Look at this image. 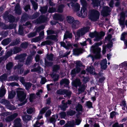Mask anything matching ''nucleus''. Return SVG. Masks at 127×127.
<instances>
[{
	"label": "nucleus",
	"instance_id": "62",
	"mask_svg": "<svg viewBox=\"0 0 127 127\" xmlns=\"http://www.w3.org/2000/svg\"><path fill=\"white\" fill-rule=\"evenodd\" d=\"M61 117L62 118H64L66 116V113L64 112H62L60 114Z\"/></svg>",
	"mask_w": 127,
	"mask_h": 127
},
{
	"label": "nucleus",
	"instance_id": "64",
	"mask_svg": "<svg viewBox=\"0 0 127 127\" xmlns=\"http://www.w3.org/2000/svg\"><path fill=\"white\" fill-rule=\"evenodd\" d=\"M76 124L74 121H72V122H70L69 124V125L70 126H73Z\"/></svg>",
	"mask_w": 127,
	"mask_h": 127
},
{
	"label": "nucleus",
	"instance_id": "59",
	"mask_svg": "<svg viewBox=\"0 0 127 127\" xmlns=\"http://www.w3.org/2000/svg\"><path fill=\"white\" fill-rule=\"evenodd\" d=\"M40 114L37 118H35L34 119V121H38V120L42 117V115Z\"/></svg>",
	"mask_w": 127,
	"mask_h": 127
},
{
	"label": "nucleus",
	"instance_id": "61",
	"mask_svg": "<svg viewBox=\"0 0 127 127\" xmlns=\"http://www.w3.org/2000/svg\"><path fill=\"white\" fill-rule=\"evenodd\" d=\"M44 28V27L43 26H40L36 30V31L37 32H39L41 30L43 29Z\"/></svg>",
	"mask_w": 127,
	"mask_h": 127
},
{
	"label": "nucleus",
	"instance_id": "19",
	"mask_svg": "<svg viewBox=\"0 0 127 127\" xmlns=\"http://www.w3.org/2000/svg\"><path fill=\"white\" fill-rule=\"evenodd\" d=\"M61 45L64 47L66 49H69L70 48H72V46L71 44L70 43L67 44V46L65 45V44L63 42H60Z\"/></svg>",
	"mask_w": 127,
	"mask_h": 127
},
{
	"label": "nucleus",
	"instance_id": "56",
	"mask_svg": "<svg viewBox=\"0 0 127 127\" xmlns=\"http://www.w3.org/2000/svg\"><path fill=\"white\" fill-rule=\"evenodd\" d=\"M36 34L35 32L31 33L29 34L28 36L29 37H32L35 36Z\"/></svg>",
	"mask_w": 127,
	"mask_h": 127
},
{
	"label": "nucleus",
	"instance_id": "38",
	"mask_svg": "<svg viewBox=\"0 0 127 127\" xmlns=\"http://www.w3.org/2000/svg\"><path fill=\"white\" fill-rule=\"evenodd\" d=\"M48 9L47 6H46L42 7H41L40 11L42 13H45L47 11Z\"/></svg>",
	"mask_w": 127,
	"mask_h": 127
},
{
	"label": "nucleus",
	"instance_id": "6",
	"mask_svg": "<svg viewBox=\"0 0 127 127\" xmlns=\"http://www.w3.org/2000/svg\"><path fill=\"white\" fill-rule=\"evenodd\" d=\"M76 68L72 70L71 72V75L72 77H74L76 73H79L81 70L80 67L82 65L81 62L79 61L76 62Z\"/></svg>",
	"mask_w": 127,
	"mask_h": 127
},
{
	"label": "nucleus",
	"instance_id": "39",
	"mask_svg": "<svg viewBox=\"0 0 127 127\" xmlns=\"http://www.w3.org/2000/svg\"><path fill=\"white\" fill-rule=\"evenodd\" d=\"M35 98V95L34 94H31L30 95L29 99L30 102H32L33 99Z\"/></svg>",
	"mask_w": 127,
	"mask_h": 127
},
{
	"label": "nucleus",
	"instance_id": "9",
	"mask_svg": "<svg viewBox=\"0 0 127 127\" xmlns=\"http://www.w3.org/2000/svg\"><path fill=\"white\" fill-rule=\"evenodd\" d=\"M57 92L58 94L63 95L65 94L68 98L70 97L71 94V92H68L65 90H58Z\"/></svg>",
	"mask_w": 127,
	"mask_h": 127
},
{
	"label": "nucleus",
	"instance_id": "34",
	"mask_svg": "<svg viewBox=\"0 0 127 127\" xmlns=\"http://www.w3.org/2000/svg\"><path fill=\"white\" fill-rule=\"evenodd\" d=\"M58 118L57 115H55L53 116L50 119V121L53 123H54L56 121V119H57Z\"/></svg>",
	"mask_w": 127,
	"mask_h": 127
},
{
	"label": "nucleus",
	"instance_id": "21",
	"mask_svg": "<svg viewBox=\"0 0 127 127\" xmlns=\"http://www.w3.org/2000/svg\"><path fill=\"white\" fill-rule=\"evenodd\" d=\"M5 93V91L4 88V87L2 86L0 88V97H2Z\"/></svg>",
	"mask_w": 127,
	"mask_h": 127
},
{
	"label": "nucleus",
	"instance_id": "54",
	"mask_svg": "<svg viewBox=\"0 0 127 127\" xmlns=\"http://www.w3.org/2000/svg\"><path fill=\"white\" fill-rule=\"evenodd\" d=\"M60 68V67L59 65H55L53 67V71H56L58 70Z\"/></svg>",
	"mask_w": 127,
	"mask_h": 127
},
{
	"label": "nucleus",
	"instance_id": "1",
	"mask_svg": "<svg viewBox=\"0 0 127 127\" xmlns=\"http://www.w3.org/2000/svg\"><path fill=\"white\" fill-rule=\"evenodd\" d=\"M68 6L70 7L71 5L73 9H75L77 13V15L79 17L82 18H84L86 17L87 14V10L84 6H83L81 8L80 11L78 12V10L79 9L80 7V5L77 3L74 4L71 2L69 4H67Z\"/></svg>",
	"mask_w": 127,
	"mask_h": 127
},
{
	"label": "nucleus",
	"instance_id": "51",
	"mask_svg": "<svg viewBox=\"0 0 127 127\" xmlns=\"http://www.w3.org/2000/svg\"><path fill=\"white\" fill-rule=\"evenodd\" d=\"M87 106L89 108H90L92 107V103L91 102L88 101L86 103Z\"/></svg>",
	"mask_w": 127,
	"mask_h": 127
},
{
	"label": "nucleus",
	"instance_id": "33",
	"mask_svg": "<svg viewBox=\"0 0 127 127\" xmlns=\"http://www.w3.org/2000/svg\"><path fill=\"white\" fill-rule=\"evenodd\" d=\"M52 43V41L50 40H47L42 42L41 44V46L49 45Z\"/></svg>",
	"mask_w": 127,
	"mask_h": 127
},
{
	"label": "nucleus",
	"instance_id": "29",
	"mask_svg": "<svg viewBox=\"0 0 127 127\" xmlns=\"http://www.w3.org/2000/svg\"><path fill=\"white\" fill-rule=\"evenodd\" d=\"M46 39H52L55 41H57V37L54 35H52L48 36L46 38Z\"/></svg>",
	"mask_w": 127,
	"mask_h": 127
},
{
	"label": "nucleus",
	"instance_id": "23",
	"mask_svg": "<svg viewBox=\"0 0 127 127\" xmlns=\"http://www.w3.org/2000/svg\"><path fill=\"white\" fill-rule=\"evenodd\" d=\"M66 19L67 22L71 24H72L75 21L74 18L73 17L70 16L67 17Z\"/></svg>",
	"mask_w": 127,
	"mask_h": 127
},
{
	"label": "nucleus",
	"instance_id": "18",
	"mask_svg": "<svg viewBox=\"0 0 127 127\" xmlns=\"http://www.w3.org/2000/svg\"><path fill=\"white\" fill-rule=\"evenodd\" d=\"M69 83L68 80L66 79H63L60 82V84L61 85H64V86L66 87L68 86V85Z\"/></svg>",
	"mask_w": 127,
	"mask_h": 127
},
{
	"label": "nucleus",
	"instance_id": "44",
	"mask_svg": "<svg viewBox=\"0 0 127 127\" xmlns=\"http://www.w3.org/2000/svg\"><path fill=\"white\" fill-rule=\"evenodd\" d=\"M64 6L63 5H60L58 10V12H61L63 11V8L64 7Z\"/></svg>",
	"mask_w": 127,
	"mask_h": 127
},
{
	"label": "nucleus",
	"instance_id": "7",
	"mask_svg": "<svg viewBox=\"0 0 127 127\" xmlns=\"http://www.w3.org/2000/svg\"><path fill=\"white\" fill-rule=\"evenodd\" d=\"M99 12L96 10H93L90 16V18L92 20L96 21L99 18Z\"/></svg>",
	"mask_w": 127,
	"mask_h": 127
},
{
	"label": "nucleus",
	"instance_id": "25",
	"mask_svg": "<svg viewBox=\"0 0 127 127\" xmlns=\"http://www.w3.org/2000/svg\"><path fill=\"white\" fill-rule=\"evenodd\" d=\"M82 49H75L73 50V54L75 55H78L80 53H82Z\"/></svg>",
	"mask_w": 127,
	"mask_h": 127
},
{
	"label": "nucleus",
	"instance_id": "17",
	"mask_svg": "<svg viewBox=\"0 0 127 127\" xmlns=\"http://www.w3.org/2000/svg\"><path fill=\"white\" fill-rule=\"evenodd\" d=\"M81 84L80 80L78 79H76L75 80L73 81L72 82V85L75 87H77L80 85Z\"/></svg>",
	"mask_w": 127,
	"mask_h": 127
},
{
	"label": "nucleus",
	"instance_id": "20",
	"mask_svg": "<svg viewBox=\"0 0 127 127\" xmlns=\"http://www.w3.org/2000/svg\"><path fill=\"white\" fill-rule=\"evenodd\" d=\"M14 10L15 12L18 14H20L21 13V10L20 5L18 3L17 4L15 7Z\"/></svg>",
	"mask_w": 127,
	"mask_h": 127
},
{
	"label": "nucleus",
	"instance_id": "43",
	"mask_svg": "<svg viewBox=\"0 0 127 127\" xmlns=\"http://www.w3.org/2000/svg\"><path fill=\"white\" fill-rule=\"evenodd\" d=\"M32 59V56H30L28 57L26 62V64H28L31 62Z\"/></svg>",
	"mask_w": 127,
	"mask_h": 127
},
{
	"label": "nucleus",
	"instance_id": "27",
	"mask_svg": "<svg viewBox=\"0 0 127 127\" xmlns=\"http://www.w3.org/2000/svg\"><path fill=\"white\" fill-rule=\"evenodd\" d=\"M119 66L120 68L126 69L127 68V62H125L120 64Z\"/></svg>",
	"mask_w": 127,
	"mask_h": 127
},
{
	"label": "nucleus",
	"instance_id": "41",
	"mask_svg": "<svg viewBox=\"0 0 127 127\" xmlns=\"http://www.w3.org/2000/svg\"><path fill=\"white\" fill-rule=\"evenodd\" d=\"M23 28L22 26H19V34L21 35H22L23 33Z\"/></svg>",
	"mask_w": 127,
	"mask_h": 127
},
{
	"label": "nucleus",
	"instance_id": "37",
	"mask_svg": "<svg viewBox=\"0 0 127 127\" xmlns=\"http://www.w3.org/2000/svg\"><path fill=\"white\" fill-rule=\"evenodd\" d=\"M82 106L81 105L78 104L76 107V110L78 111H81L82 110Z\"/></svg>",
	"mask_w": 127,
	"mask_h": 127
},
{
	"label": "nucleus",
	"instance_id": "63",
	"mask_svg": "<svg viewBox=\"0 0 127 127\" xmlns=\"http://www.w3.org/2000/svg\"><path fill=\"white\" fill-rule=\"evenodd\" d=\"M80 1L83 4V6H84L86 5V3L85 0H80Z\"/></svg>",
	"mask_w": 127,
	"mask_h": 127
},
{
	"label": "nucleus",
	"instance_id": "47",
	"mask_svg": "<svg viewBox=\"0 0 127 127\" xmlns=\"http://www.w3.org/2000/svg\"><path fill=\"white\" fill-rule=\"evenodd\" d=\"M34 110L33 109L30 108L28 109L27 111L28 114H31L34 112Z\"/></svg>",
	"mask_w": 127,
	"mask_h": 127
},
{
	"label": "nucleus",
	"instance_id": "5",
	"mask_svg": "<svg viewBox=\"0 0 127 127\" xmlns=\"http://www.w3.org/2000/svg\"><path fill=\"white\" fill-rule=\"evenodd\" d=\"M105 34L103 32H101L100 33L96 32H92L90 33L89 34L90 37L92 38L95 37V39L94 40L95 41H98Z\"/></svg>",
	"mask_w": 127,
	"mask_h": 127
},
{
	"label": "nucleus",
	"instance_id": "49",
	"mask_svg": "<svg viewBox=\"0 0 127 127\" xmlns=\"http://www.w3.org/2000/svg\"><path fill=\"white\" fill-rule=\"evenodd\" d=\"M48 109V107L44 108H42L40 111V114H42L44 113Z\"/></svg>",
	"mask_w": 127,
	"mask_h": 127
},
{
	"label": "nucleus",
	"instance_id": "16",
	"mask_svg": "<svg viewBox=\"0 0 127 127\" xmlns=\"http://www.w3.org/2000/svg\"><path fill=\"white\" fill-rule=\"evenodd\" d=\"M27 56V55L25 53H24L21 55L18 56L16 57L15 59L16 60L20 59L21 60V62H22L25 59V57Z\"/></svg>",
	"mask_w": 127,
	"mask_h": 127
},
{
	"label": "nucleus",
	"instance_id": "32",
	"mask_svg": "<svg viewBox=\"0 0 127 127\" xmlns=\"http://www.w3.org/2000/svg\"><path fill=\"white\" fill-rule=\"evenodd\" d=\"M16 93L14 91H12L9 94L8 97L10 99L13 98L15 95Z\"/></svg>",
	"mask_w": 127,
	"mask_h": 127
},
{
	"label": "nucleus",
	"instance_id": "3",
	"mask_svg": "<svg viewBox=\"0 0 127 127\" xmlns=\"http://www.w3.org/2000/svg\"><path fill=\"white\" fill-rule=\"evenodd\" d=\"M102 44L101 42L95 43L93 45L91 48V49L95 54V58H99L100 57V53L101 49L98 46L101 45Z\"/></svg>",
	"mask_w": 127,
	"mask_h": 127
},
{
	"label": "nucleus",
	"instance_id": "13",
	"mask_svg": "<svg viewBox=\"0 0 127 127\" xmlns=\"http://www.w3.org/2000/svg\"><path fill=\"white\" fill-rule=\"evenodd\" d=\"M107 63L106 59H105L102 61L101 63V67L102 69L105 70L107 67Z\"/></svg>",
	"mask_w": 127,
	"mask_h": 127
},
{
	"label": "nucleus",
	"instance_id": "52",
	"mask_svg": "<svg viewBox=\"0 0 127 127\" xmlns=\"http://www.w3.org/2000/svg\"><path fill=\"white\" fill-rule=\"evenodd\" d=\"M127 34V33L126 32L123 33L121 35V39L122 40H124L125 39V37Z\"/></svg>",
	"mask_w": 127,
	"mask_h": 127
},
{
	"label": "nucleus",
	"instance_id": "50",
	"mask_svg": "<svg viewBox=\"0 0 127 127\" xmlns=\"http://www.w3.org/2000/svg\"><path fill=\"white\" fill-rule=\"evenodd\" d=\"M94 6H98V1L99 0H92Z\"/></svg>",
	"mask_w": 127,
	"mask_h": 127
},
{
	"label": "nucleus",
	"instance_id": "60",
	"mask_svg": "<svg viewBox=\"0 0 127 127\" xmlns=\"http://www.w3.org/2000/svg\"><path fill=\"white\" fill-rule=\"evenodd\" d=\"M59 76L58 75H56L53 76V78L54 81H57L59 79Z\"/></svg>",
	"mask_w": 127,
	"mask_h": 127
},
{
	"label": "nucleus",
	"instance_id": "53",
	"mask_svg": "<svg viewBox=\"0 0 127 127\" xmlns=\"http://www.w3.org/2000/svg\"><path fill=\"white\" fill-rule=\"evenodd\" d=\"M62 16L58 14H55L54 16V18L57 19H60L61 18Z\"/></svg>",
	"mask_w": 127,
	"mask_h": 127
},
{
	"label": "nucleus",
	"instance_id": "24",
	"mask_svg": "<svg viewBox=\"0 0 127 127\" xmlns=\"http://www.w3.org/2000/svg\"><path fill=\"white\" fill-rule=\"evenodd\" d=\"M72 37V34L71 33L69 32L68 31H66L64 34V38L66 39L67 38H71Z\"/></svg>",
	"mask_w": 127,
	"mask_h": 127
},
{
	"label": "nucleus",
	"instance_id": "48",
	"mask_svg": "<svg viewBox=\"0 0 127 127\" xmlns=\"http://www.w3.org/2000/svg\"><path fill=\"white\" fill-rule=\"evenodd\" d=\"M7 77V75L6 74H4L0 77V79L2 80H4L6 79Z\"/></svg>",
	"mask_w": 127,
	"mask_h": 127
},
{
	"label": "nucleus",
	"instance_id": "14",
	"mask_svg": "<svg viewBox=\"0 0 127 127\" xmlns=\"http://www.w3.org/2000/svg\"><path fill=\"white\" fill-rule=\"evenodd\" d=\"M18 115L17 113H15L11 115L8 117L6 119V120L7 121H12L14 119L17 117Z\"/></svg>",
	"mask_w": 127,
	"mask_h": 127
},
{
	"label": "nucleus",
	"instance_id": "45",
	"mask_svg": "<svg viewBox=\"0 0 127 127\" xmlns=\"http://www.w3.org/2000/svg\"><path fill=\"white\" fill-rule=\"evenodd\" d=\"M12 63H9L7 64L6 67L8 70H10L12 68Z\"/></svg>",
	"mask_w": 127,
	"mask_h": 127
},
{
	"label": "nucleus",
	"instance_id": "42",
	"mask_svg": "<svg viewBox=\"0 0 127 127\" xmlns=\"http://www.w3.org/2000/svg\"><path fill=\"white\" fill-rule=\"evenodd\" d=\"M53 57V56L52 54H51L49 55H48L47 57V59L48 60L52 61V60Z\"/></svg>",
	"mask_w": 127,
	"mask_h": 127
},
{
	"label": "nucleus",
	"instance_id": "8",
	"mask_svg": "<svg viewBox=\"0 0 127 127\" xmlns=\"http://www.w3.org/2000/svg\"><path fill=\"white\" fill-rule=\"evenodd\" d=\"M111 10L109 7L105 6L103 7V10L101 12V14L103 16H107L109 14Z\"/></svg>",
	"mask_w": 127,
	"mask_h": 127
},
{
	"label": "nucleus",
	"instance_id": "12",
	"mask_svg": "<svg viewBox=\"0 0 127 127\" xmlns=\"http://www.w3.org/2000/svg\"><path fill=\"white\" fill-rule=\"evenodd\" d=\"M72 27L73 29H76L78 28L80 24V22L78 21H75L72 24Z\"/></svg>",
	"mask_w": 127,
	"mask_h": 127
},
{
	"label": "nucleus",
	"instance_id": "30",
	"mask_svg": "<svg viewBox=\"0 0 127 127\" xmlns=\"http://www.w3.org/2000/svg\"><path fill=\"white\" fill-rule=\"evenodd\" d=\"M46 18L44 17L43 16H42L39 18V20H38L37 22V23H41L44 22L45 20L46 19Z\"/></svg>",
	"mask_w": 127,
	"mask_h": 127
},
{
	"label": "nucleus",
	"instance_id": "10",
	"mask_svg": "<svg viewBox=\"0 0 127 127\" xmlns=\"http://www.w3.org/2000/svg\"><path fill=\"white\" fill-rule=\"evenodd\" d=\"M21 120L19 118L15 119L14 121V127H21Z\"/></svg>",
	"mask_w": 127,
	"mask_h": 127
},
{
	"label": "nucleus",
	"instance_id": "57",
	"mask_svg": "<svg viewBox=\"0 0 127 127\" xmlns=\"http://www.w3.org/2000/svg\"><path fill=\"white\" fill-rule=\"evenodd\" d=\"M46 82V80L45 78H41V80L40 81L41 83L42 84H44L45 82Z\"/></svg>",
	"mask_w": 127,
	"mask_h": 127
},
{
	"label": "nucleus",
	"instance_id": "46",
	"mask_svg": "<svg viewBox=\"0 0 127 127\" xmlns=\"http://www.w3.org/2000/svg\"><path fill=\"white\" fill-rule=\"evenodd\" d=\"M31 2L32 4L34 9L35 10L37 9L38 7L37 4L33 1H32Z\"/></svg>",
	"mask_w": 127,
	"mask_h": 127
},
{
	"label": "nucleus",
	"instance_id": "22",
	"mask_svg": "<svg viewBox=\"0 0 127 127\" xmlns=\"http://www.w3.org/2000/svg\"><path fill=\"white\" fill-rule=\"evenodd\" d=\"M31 71L32 72L37 71L39 73H41L43 72L42 69L39 66H38L37 68H35L33 69H32Z\"/></svg>",
	"mask_w": 127,
	"mask_h": 127
},
{
	"label": "nucleus",
	"instance_id": "4",
	"mask_svg": "<svg viewBox=\"0 0 127 127\" xmlns=\"http://www.w3.org/2000/svg\"><path fill=\"white\" fill-rule=\"evenodd\" d=\"M89 27H87L78 30L76 32H73V33L75 35V39L77 40L80 37L81 35L82 36L84 35L89 31Z\"/></svg>",
	"mask_w": 127,
	"mask_h": 127
},
{
	"label": "nucleus",
	"instance_id": "2",
	"mask_svg": "<svg viewBox=\"0 0 127 127\" xmlns=\"http://www.w3.org/2000/svg\"><path fill=\"white\" fill-rule=\"evenodd\" d=\"M17 95L19 99L21 102H23L21 104L18 105L19 106H21L24 105L27 102V100L25 99L26 94L25 91L22 88H20V89L17 91Z\"/></svg>",
	"mask_w": 127,
	"mask_h": 127
},
{
	"label": "nucleus",
	"instance_id": "40",
	"mask_svg": "<svg viewBox=\"0 0 127 127\" xmlns=\"http://www.w3.org/2000/svg\"><path fill=\"white\" fill-rule=\"evenodd\" d=\"M24 84L27 90H28L29 88H30L32 85L31 83L29 82L26 83Z\"/></svg>",
	"mask_w": 127,
	"mask_h": 127
},
{
	"label": "nucleus",
	"instance_id": "11",
	"mask_svg": "<svg viewBox=\"0 0 127 127\" xmlns=\"http://www.w3.org/2000/svg\"><path fill=\"white\" fill-rule=\"evenodd\" d=\"M64 101H63L62 102L63 104L62 106L61 107V109L63 110H65V109L67 107V104H71L72 103V101L71 100H68V102L66 103H64Z\"/></svg>",
	"mask_w": 127,
	"mask_h": 127
},
{
	"label": "nucleus",
	"instance_id": "28",
	"mask_svg": "<svg viewBox=\"0 0 127 127\" xmlns=\"http://www.w3.org/2000/svg\"><path fill=\"white\" fill-rule=\"evenodd\" d=\"M22 118L24 121H26L31 120V117L29 115H26L23 116Z\"/></svg>",
	"mask_w": 127,
	"mask_h": 127
},
{
	"label": "nucleus",
	"instance_id": "35",
	"mask_svg": "<svg viewBox=\"0 0 127 127\" xmlns=\"http://www.w3.org/2000/svg\"><path fill=\"white\" fill-rule=\"evenodd\" d=\"M21 50L20 48L16 47L13 49L12 52H13V54H15L19 52Z\"/></svg>",
	"mask_w": 127,
	"mask_h": 127
},
{
	"label": "nucleus",
	"instance_id": "31",
	"mask_svg": "<svg viewBox=\"0 0 127 127\" xmlns=\"http://www.w3.org/2000/svg\"><path fill=\"white\" fill-rule=\"evenodd\" d=\"M43 122H42L41 123H39L37 121H36L35 123L33 125V127H40L41 125H43Z\"/></svg>",
	"mask_w": 127,
	"mask_h": 127
},
{
	"label": "nucleus",
	"instance_id": "26",
	"mask_svg": "<svg viewBox=\"0 0 127 127\" xmlns=\"http://www.w3.org/2000/svg\"><path fill=\"white\" fill-rule=\"evenodd\" d=\"M87 70L91 74H94L95 69L92 66H91L88 68L87 69Z\"/></svg>",
	"mask_w": 127,
	"mask_h": 127
},
{
	"label": "nucleus",
	"instance_id": "15",
	"mask_svg": "<svg viewBox=\"0 0 127 127\" xmlns=\"http://www.w3.org/2000/svg\"><path fill=\"white\" fill-rule=\"evenodd\" d=\"M125 14L124 13L122 12L121 13V16L120 19V23L121 25H123L124 24V21L125 19Z\"/></svg>",
	"mask_w": 127,
	"mask_h": 127
},
{
	"label": "nucleus",
	"instance_id": "58",
	"mask_svg": "<svg viewBox=\"0 0 127 127\" xmlns=\"http://www.w3.org/2000/svg\"><path fill=\"white\" fill-rule=\"evenodd\" d=\"M117 114L114 111H113L110 113V117L111 118H113L115 115Z\"/></svg>",
	"mask_w": 127,
	"mask_h": 127
},
{
	"label": "nucleus",
	"instance_id": "36",
	"mask_svg": "<svg viewBox=\"0 0 127 127\" xmlns=\"http://www.w3.org/2000/svg\"><path fill=\"white\" fill-rule=\"evenodd\" d=\"M10 41V39L9 38L3 40L2 42V44L4 45L8 44Z\"/></svg>",
	"mask_w": 127,
	"mask_h": 127
},
{
	"label": "nucleus",
	"instance_id": "55",
	"mask_svg": "<svg viewBox=\"0 0 127 127\" xmlns=\"http://www.w3.org/2000/svg\"><path fill=\"white\" fill-rule=\"evenodd\" d=\"M56 10L55 8H49V10L48 11L49 12L52 13L55 12Z\"/></svg>",
	"mask_w": 127,
	"mask_h": 127
}]
</instances>
